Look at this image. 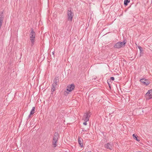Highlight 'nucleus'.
<instances>
[{
	"mask_svg": "<svg viewBox=\"0 0 152 152\" xmlns=\"http://www.w3.org/2000/svg\"><path fill=\"white\" fill-rule=\"evenodd\" d=\"M36 36V34L33 28L31 29V32L30 34L29 38L31 43V45L33 46L35 42V38Z\"/></svg>",
	"mask_w": 152,
	"mask_h": 152,
	"instance_id": "obj_1",
	"label": "nucleus"
},
{
	"mask_svg": "<svg viewBox=\"0 0 152 152\" xmlns=\"http://www.w3.org/2000/svg\"><path fill=\"white\" fill-rule=\"evenodd\" d=\"M126 43V42L124 40L122 42H118L115 45L114 47V48L118 49L123 47L125 46Z\"/></svg>",
	"mask_w": 152,
	"mask_h": 152,
	"instance_id": "obj_2",
	"label": "nucleus"
},
{
	"mask_svg": "<svg viewBox=\"0 0 152 152\" xmlns=\"http://www.w3.org/2000/svg\"><path fill=\"white\" fill-rule=\"evenodd\" d=\"M67 20L72 21L73 17L74 15L73 12L71 11V10H68L67 12Z\"/></svg>",
	"mask_w": 152,
	"mask_h": 152,
	"instance_id": "obj_3",
	"label": "nucleus"
},
{
	"mask_svg": "<svg viewBox=\"0 0 152 152\" xmlns=\"http://www.w3.org/2000/svg\"><path fill=\"white\" fill-rule=\"evenodd\" d=\"M91 115V113L89 111H88L86 113H85L83 116L84 121L85 122H87L89 121V118L90 117Z\"/></svg>",
	"mask_w": 152,
	"mask_h": 152,
	"instance_id": "obj_4",
	"label": "nucleus"
},
{
	"mask_svg": "<svg viewBox=\"0 0 152 152\" xmlns=\"http://www.w3.org/2000/svg\"><path fill=\"white\" fill-rule=\"evenodd\" d=\"M140 81L143 83L144 85L146 86L148 85L150 83V82L149 80L147 79H146L145 78L141 79L140 80Z\"/></svg>",
	"mask_w": 152,
	"mask_h": 152,
	"instance_id": "obj_5",
	"label": "nucleus"
},
{
	"mask_svg": "<svg viewBox=\"0 0 152 152\" xmlns=\"http://www.w3.org/2000/svg\"><path fill=\"white\" fill-rule=\"evenodd\" d=\"M147 99H150L152 98V89L149 90L146 94Z\"/></svg>",
	"mask_w": 152,
	"mask_h": 152,
	"instance_id": "obj_6",
	"label": "nucleus"
},
{
	"mask_svg": "<svg viewBox=\"0 0 152 152\" xmlns=\"http://www.w3.org/2000/svg\"><path fill=\"white\" fill-rule=\"evenodd\" d=\"M75 88V86L74 84H72L67 86L66 90L69 92H71Z\"/></svg>",
	"mask_w": 152,
	"mask_h": 152,
	"instance_id": "obj_7",
	"label": "nucleus"
},
{
	"mask_svg": "<svg viewBox=\"0 0 152 152\" xmlns=\"http://www.w3.org/2000/svg\"><path fill=\"white\" fill-rule=\"evenodd\" d=\"M112 143H108L106 144H105L104 145V147L107 149H108L110 150H112Z\"/></svg>",
	"mask_w": 152,
	"mask_h": 152,
	"instance_id": "obj_8",
	"label": "nucleus"
},
{
	"mask_svg": "<svg viewBox=\"0 0 152 152\" xmlns=\"http://www.w3.org/2000/svg\"><path fill=\"white\" fill-rule=\"evenodd\" d=\"M59 135L58 133L57 132H56L54 135L53 138V140H58V139L59 137Z\"/></svg>",
	"mask_w": 152,
	"mask_h": 152,
	"instance_id": "obj_9",
	"label": "nucleus"
},
{
	"mask_svg": "<svg viewBox=\"0 0 152 152\" xmlns=\"http://www.w3.org/2000/svg\"><path fill=\"white\" fill-rule=\"evenodd\" d=\"M78 142L80 145V146L81 147H83V141L81 137H79L78 139Z\"/></svg>",
	"mask_w": 152,
	"mask_h": 152,
	"instance_id": "obj_10",
	"label": "nucleus"
},
{
	"mask_svg": "<svg viewBox=\"0 0 152 152\" xmlns=\"http://www.w3.org/2000/svg\"><path fill=\"white\" fill-rule=\"evenodd\" d=\"M57 84H52V88L51 89V94H53V92L55 90L56 88L57 87Z\"/></svg>",
	"mask_w": 152,
	"mask_h": 152,
	"instance_id": "obj_11",
	"label": "nucleus"
},
{
	"mask_svg": "<svg viewBox=\"0 0 152 152\" xmlns=\"http://www.w3.org/2000/svg\"><path fill=\"white\" fill-rule=\"evenodd\" d=\"M59 81V79L58 77L56 76L55 77L54 80L53 81V84H57V83H58Z\"/></svg>",
	"mask_w": 152,
	"mask_h": 152,
	"instance_id": "obj_12",
	"label": "nucleus"
},
{
	"mask_svg": "<svg viewBox=\"0 0 152 152\" xmlns=\"http://www.w3.org/2000/svg\"><path fill=\"white\" fill-rule=\"evenodd\" d=\"M58 140H53L52 142V145L54 148H55L57 146V145L56 144Z\"/></svg>",
	"mask_w": 152,
	"mask_h": 152,
	"instance_id": "obj_13",
	"label": "nucleus"
},
{
	"mask_svg": "<svg viewBox=\"0 0 152 152\" xmlns=\"http://www.w3.org/2000/svg\"><path fill=\"white\" fill-rule=\"evenodd\" d=\"M133 138L134 140H135L137 141H140L139 139L137 138V135H135V134H133L132 135Z\"/></svg>",
	"mask_w": 152,
	"mask_h": 152,
	"instance_id": "obj_14",
	"label": "nucleus"
},
{
	"mask_svg": "<svg viewBox=\"0 0 152 152\" xmlns=\"http://www.w3.org/2000/svg\"><path fill=\"white\" fill-rule=\"evenodd\" d=\"M4 18V16L3 15H0V23H3Z\"/></svg>",
	"mask_w": 152,
	"mask_h": 152,
	"instance_id": "obj_15",
	"label": "nucleus"
},
{
	"mask_svg": "<svg viewBox=\"0 0 152 152\" xmlns=\"http://www.w3.org/2000/svg\"><path fill=\"white\" fill-rule=\"evenodd\" d=\"M130 1V0H124V4L125 6H126L128 5V3Z\"/></svg>",
	"mask_w": 152,
	"mask_h": 152,
	"instance_id": "obj_16",
	"label": "nucleus"
},
{
	"mask_svg": "<svg viewBox=\"0 0 152 152\" xmlns=\"http://www.w3.org/2000/svg\"><path fill=\"white\" fill-rule=\"evenodd\" d=\"M35 108V107H32V109L30 112V115H33L34 113Z\"/></svg>",
	"mask_w": 152,
	"mask_h": 152,
	"instance_id": "obj_17",
	"label": "nucleus"
},
{
	"mask_svg": "<svg viewBox=\"0 0 152 152\" xmlns=\"http://www.w3.org/2000/svg\"><path fill=\"white\" fill-rule=\"evenodd\" d=\"M137 47L140 50V56H141V54L142 53V52L143 51V50H142V48L140 46H137Z\"/></svg>",
	"mask_w": 152,
	"mask_h": 152,
	"instance_id": "obj_18",
	"label": "nucleus"
},
{
	"mask_svg": "<svg viewBox=\"0 0 152 152\" xmlns=\"http://www.w3.org/2000/svg\"><path fill=\"white\" fill-rule=\"evenodd\" d=\"M115 79V78H114V77H111L110 78V79L109 80V82H111V83H112V82H111V80H112V81H113Z\"/></svg>",
	"mask_w": 152,
	"mask_h": 152,
	"instance_id": "obj_19",
	"label": "nucleus"
},
{
	"mask_svg": "<svg viewBox=\"0 0 152 152\" xmlns=\"http://www.w3.org/2000/svg\"><path fill=\"white\" fill-rule=\"evenodd\" d=\"M107 83L108 84L109 87L110 88V89H111V86H110V84L109 83V80H107Z\"/></svg>",
	"mask_w": 152,
	"mask_h": 152,
	"instance_id": "obj_20",
	"label": "nucleus"
},
{
	"mask_svg": "<svg viewBox=\"0 0 152 152\" xmlns=\"http://www.w3.org/2000/svg\"><path fill=\"white\" fill-rule=\"evenodd\" d=\"M68 93H69L67 91H65L64 92V94L65 95H66V94L67 95L68 94Z\"/></svg>",
	"mask_w": 152,
	"mask_h": 152,
	"instance_id": "obj_21",
	"label": "nucleus"
},
{
	"mask_svg": "<svg viewBox=\"0 0 152 152\" xmlns=\"http://www.w3.org/2000/svg\"><path fill=\"white\" fill-rule=\"evenodd\" d=\"M31 115H30V114L28 116V119H29L30 118V117H31Z\"/></svg>",
	"mask_w": 152,
	"mask_h": 152,
	"instance_id": "obj_22",
	"label": "nucleus"
},
{
	"mask_svg": "<svg viewBox=\"0 0 152 152\" xmlns=\"http://www.w3.org/2000/svg\"><path fill=\"white\" fill-rule=\"evenodd\" d=\"M87 122H84L83 123V124L85 125H87V123H86Z\"/></svg>",
	"mask_w": 152,
	"mask_h": 152,
	"instance_id": "obj_23",
	"label": "nucleus"
},
{
	"mask_svg": "<svg viewBox=\"0 0 152 152\" xmlns=\"http://www.w3.org/2000/svg\"><path fill=\"white\" fill-rule=\"evenodd\" d=\"M82 131H86V132L87 131V130H85L84 129H83L82 130Z\"/></svg>",
	"mask_w": 152,
	"mask_h": 152,
	"instance_id": "obj_24",
	"label": "nucleus"
},
{
	"mask_svg": "<svg viewBox=\"0 0 152 152\" xmlns=\"http://www.w3.org/2000/svg\"><path fill=\"white\" fill-rule=\"evenodd\" d=\"M54 52H52V54H53V55H54Z\"/></svg>",
	"mask_w": 152,
	"mask_h": 152,
	"instance_id": "obj_25",
	"label": "nucleus"
},
{
	"mask_svg": "<svg viewBox=\"0 0 152 152\" xmlns=\"http://www.w3.org/2000/svg\"><path fill=\"white\" fill-rule=\"evenodd\" d=\"M3 12H2V13H1V15H3Z\"/></svg>",
	"mask_w": 152,
	"mask_h": 152,
	"instance_id": "obj_26",
	"label": "nucleus"
},
{
	"mask_svg": "<svg viewBox=\"0 0 152 152\" xmlns=\"http://www.w3.org/2000/svg\"><path fill=\"white\" fill-rule=\"evenodd\" d=\"M151 3H152V0H151Z\"/></svg>",
	"mask_w": 152,
	"mask_h": 152,
	"instance_id": "obj_27",
	"label": "nucleus"
}]
</instances>
